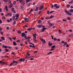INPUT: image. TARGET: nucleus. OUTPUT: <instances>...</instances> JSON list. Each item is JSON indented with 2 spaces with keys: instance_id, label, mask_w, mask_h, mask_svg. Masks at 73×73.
Returning <instances> with one entry per match:
<instances>
[{
  "instance_id": "1",
  "label": "nucleus",
  "mask_w": 73,
  "mask_h": 73,
  "mask_svg": "<svg viewBox=\"0 0 73 73\" xmlns=\"http://www.w3.org/2000/svg\"><path fill=\"white\" fill-rule=\"evenodd\" d=\"M64 12L65 13H66V14H67V15H68L69 16H71V15H72V13H70V12H69V11H68L65 10Z\"/></svg>"
},
{
  "instance_id": "2",
  "label": "nucleus",
  "mask_w": 73,
  "mask_h": 73,
  "mask_svg": "<svg viewBox=\"0 0 73 73\" xmlns=\"http://www.w3.org/2000/svg\"><path fill=\"white\" fill-rule=\"evenodd\" d=\"M11 11L12 12L14 13H16V11L15 10L14 7H12L11 8Z\"/></svg>"
},
{
  "instance_id": "3",
  "label": "nucleus",
  "mask_w": 73,
  "mask_h": 73,
  "mask_svg": "<svg viewBox=\"0 0 73 73\" xmlns=\"http://www.w3.org/2000/svg\"><path fill=\"white\" fill-rule=\"evenodd\" d=\"M24 61H25V59L24 58H20L19 60V61L20 62H23V61L24 62Z\"/></svg>"
},
{
  "instance_id": "4",
  "label": "nucleus",
  "mask_w": 73,
  "mask_h": 73,
  "mask_svg": "<svg viewBox=\"0 0 73 73\" xmlns=\"http://www.w3.org/2000/svg\"><path fill=\"white\" fill-rule=\"evenodd\" d=\"M24 20L25 22H28V21H29V18H25Z\"/></svg>"
},
{
  "instance_id": "5",
  "label": "nucleus",
  "mask_w": 73,
  "mask_h": 73,
  "mask_svg": "<svg viewBox=\"0 0 73 73\" xmlns=\"http://www.w3.org/2000/svg\"><path fill=\"white\" fill-rule=\"evenodd\" d=\"M40 40L42 42H44V44H46V41H45V39H43L42 38V39L40 38Z\"/></svg>"
},
{
  "instance_id": "6",
  "label": "nucleus",
  "mask_w": 73,
  "mask_h": 73,
  "mask_svg": "<svg viewBox=\"0 0 73 73\" xmlns=\"http://www.w3.org/2000/svg\"><path fill=\"white\" fill-rule=\"evenodd\" d=\"M15 62H16L15 61L13 60V61L11 62L10 64H9V65L10 66H11L12 65H13V64H14V63H15Z\"/></svg>"
},
{
  "instance_id": "7",
  "label": "nucleus",
  "mask_w": 73,
  "mask_h": 73,
  "mask_svg": "<svg viewBox=\"0 0 73 73\" xmlns=\"http://www.w3.org/2000/svg\"><path fill=\"white\" fill-rule=\"evenodd\" d=\"M47 29V28H43L41 30V31L42 32H44L46 29Z\"/></svg>"
},
{
  "instance_id": "8",
  "label": "nucleus",
  "mask_w": 73,
  "mask_h": 73,
  "mask_svg": "<svg viewBox=\"0 0 73 73\" xmlns=\"http://www.w3.org/2000/svg\"><path fill=\"white\" fill-rule=\"evenodd\" d=\"M13 7V4L12 3L10 4V5L8 6V8H11Z\"/></svg>"
},
{
  "instance_id": "9",
  "label": "nucleus",
  "mask_w": 73,
  "mask_h": 73,
  "mask_svg": "<svg viewBox=\"0 0 73 73\" xmlns=\"http://www.w3.org/2000/svg\"><path fill=\"white\" fill-rule=\"evenodd\" d=\"M26 34H25L24 33H22V37H24L25 36H26Z\"/></svg>"
},
{
  "instance_id": "10",
  "label": "nucleus",
  "mask_w": 73,
  "mask_h": 73,
  "mask_svg": "<svg viewBox=\"0 0 73 73\" xmlns=\"http://www.w3.org/2000/svg\"><path fill=\"white\" fill-rule=\"evenodd\" d=\"M5 10L7 12H8V6L7 5L5 6Z\"/></svg>"
},
{
  "instance_id": "11",
  "label": "nucleus",
  "mask_w": 73,
  "mask_h": 73,
  "mask_svg": "<svg viewBox=\"0 0 73 73\" xmlns=\"http://www.w3.org/2000/svg\"><path fill=\"white\" fill-rule=\"evenodd\" d=\"M43 8H44V6L43 5H42L40 6V7L39 9L40 10H41L42 9H43Z\"/></svg>"
},
{
  "instance_id": "12",
  "label": "nucleus",
  "mask_w": 73,
  "mask_h": 73,
  "mask_svg": "<svg viewBox=\"0 0 73 73\" xmlns=\"http://www.w3.org/2000/svg\"><path fill=\"white\" fill-rule=\"evenodd\" d=\"M33 35L34 38H36V33H35L34 34H33Z\"/></svg>"
},
{
  "instance_id": "13",
  "label": "nucleus",
  "mask_w": 73,
  "mask_h": 73,
  "mask_svg": "<svg viewBox=\"0 0 73 73\" xmlns=\"http://www.w3.org/2000/svg\"><path fill=\"white\" fill-rule=\"evenodd\" d=\"M52 43H50V41H49L48 42V45H49V46H52Z\"/></svg>"
},
{
  "instance_id": "14",
  "label": "nucleus",
  "mask_w": 73,
  "mask_h": 73,
  "mask_svg": "<svg viewBox=\"0 0 73 73\" xmlns=\"http://www.w3.org/2000/svg\"><path fill=\"white\" fill-rule=\"evenodd\" d=\"M13 45H14V46H16L17 45V43L15 41H13Z\"/></svg>"
},
{
  "instance_id": "15",
  "label": "nucleus",
  "mask_w": 73,
  "mask_h": 73,
  "mask_svg": "<svg viewBox=\"0 0 73 73\" xmlns=\"http://www.w3.org/2000/svg\"><path fill=\"white\" fill-rule=\"evenodd\" d=\"M42 27V25H38V28H41V27Z\"/></svg>"
},
{
  "instance_id": "16",
  "label": "nucleus",
  "mask_w": 73,
  "mask_h": 73,
  "mask_svg": "<svg viewBox=\"0 0 73 73\" xmlns=\"http://www.w3.org/2000/svg\"><path fill=\"white\" fill-rule=\"evenodd\" d=\"M32 29V27H30L27 30L28 31H31V30Z\"/></svg>"
},
{
  "instance_id": "17",
  "label": "nucleus",
  "mask_w": 73,
  "mask_h": 73,
  "mask_svg": "<svg viewBox=\"0 0 73 73\" xmlns=\"http://www.w3.org/2000/svg\"><path fill=\"white\" fill-rule=\"evenodd\" d=\"M69 11L70 13H72L73 12V9H71L69 10Z\"/></svg>"
},
{
  "instance_id": "18",
  "label": "nucleus",
  "mask_w": 73,
  "mask_h": 73,
  "mask_svg": "<svg viewBox=\"0 0 73 73\" xmlns=\"http://www.w3.org/2000/svg\"><path fill=\"white\" fill-rule=\"evenodd\" d=\"M15 65H13V66H16L17 64V63H18V62L17 61H15Z\"/></svg>"
},
{
  "instance_id": "19",
  "label": "nucleus",
  "mask_w": 73,
  "mask_h": 73,
  "mask_svg": "<svg viewBox=\"0 0 73 73\" xmlns=\"http://www.w3.org/2000/svg\"><path fill=\"white\" fill-rule=\"evenodd\" d=\"M16 16V17L17 18H19V14H16L15 15Z\"/></svg>"
},
{
  "instance_id": "20",
  "label": "nucleus",
  "mask_w": 73,
  "mask_h": 73,
  "mask_svg": "<svg viewBox=\"0 0 73 73\" xmlns=\"http://www.w3.org/2000/svg\"><path fill=\"white\" fill-rule=\"evenodd\" d=\"M38 9V7H37L35 10V12H36V11H37Z\"/></svg>"
},
{
  "instance_id": "21",
  "label": "nucleus",
  "mask_w": 73,
  "mask_h": 73,
  "mask_svg": "<svg viewBox=\"0 0 73 73\" xmlns=\"http://www.w3.org/2000/svg\"><path fill=\"white\" fill-rule=\"evenodd\" d=\"M17 33H19V34H21V31L19 30L17 31Z\"/></svg>"
},
{
  "instance_id": "22",
  "label": "nucleus",
  "mask_w": 73,
  "mask_h": 73,
  "mask_svg": "<svg viewBox=\"0 0 73 73\" xmlns=\"http://www.w3.org/2000/svg\"><path fill=\"white\" fill-rule=\"evenodd\" d=\"M3 48H8V46H5V45H3Z\"/></svg>"
},
{
  "instance_id": "23",
  "label": "nucleus",
  "mask_w": 73,
  "mask_h": 73,
  "mask_svg": "<svg viewBox=\"0 0 73 73\" xmlns=\"http://www.w3.org/2000/svg\"><path fill=\"white\" fill-rule=\"evenodd\" d=\"M42 21H41V20H39L38 21V23H41Z\"/></svg>"
},
{
  "instance_id": "24",
  "label": "nucleus",
  "mask_w": 73,
  "mask_h": 73,
  "mask_svg": "<svg viewBox=\"0 0 73 73\" xmlns=\"http://www.w3.org/2000/svg\"><path fill=\"white\" fill-rule=\"evenodd\" d=\"M8 38H9V40L11 41H12V38L8 37Z\"/></svg>"
},
{
  "instance_id": "25",
  "label": "nucleus",
  "mask_w": 73,
  "mask_h": 73,
  "mask_svg": "<svg viewBox=\"0 0 73 73\" xmlns=\"http://www.w3.org/2000/svg\"><path fill=\"white\" fill-rule=\"evenodd\" d=\"M57 4H55L54 5V8H55V7H57Z\"/></svg>"
},
{
  "instance_id": "26",
  "label": "nucleus",
  "mask_w": 73,
  "mask_h": 73,
  "mask_svg": "<svg viewBox=\"0 0 73 73\" xmlns=\"http://www.w3.org/2000/svg\"><path fill=\"white\" fill-rule=\"evenodd\" d=\"M21 4L23 6H24L25 5V3L24 2H23L21 3Z\"/></svg>"
},
{
  "instance_id": "27",
  "label": "nucleus",
  "mask_w": 73,
  "mask_h": 73,
  "mask_svg": "<svg viewBox=\"0 0 73 73\" xmlns=\"http://www.w3.org/2000/svg\"><path fill=\"white\" fill-rule=\"evenodd\" d=\"M3 57H4V58H9V56H1V58H3Z\"/></svg>"
},
{
  "instance_id": "28",
  "label": "nucleus",
  "mask_w": 73,
  "mask_h": 73,
  "mask_svg": "<svg viewBox=\"0 0 73 73\" xmlns=\"http://www.w3.org/2000/svg\"><path fill=\"white\" fill-rule=\"evenodd\" d=\"M1 38L2 39V40H5V38L4 37H1Z\"/></svg>"
},
{
  "instance_id": "29",
  "label": "nucleus",
  "mask_w": 73,
  "mask_h": 73,
  "mask_svg": "<svg viewBox=\"0 0 73 73\" xmlns=\"http://www.w3.org/2000/svg\"><path fill=\"white\" fill-rule=\"evenodd\" d=\"M49 25L50 26H53L54 25V24H53V23H50L49 24Z\"/></svg>"
},
{
  "instance_id": "30",
  "label": "nucleus",
  "mask_w": 73,
  "mask_h": 73,
  "mask_svg": "<svg viewBox=\"0 0 73 73\" xmlns=\"http://www.w3.org/2000/svg\"><path fill=\"white\" fill-rule=\"evenodd\" d=\"M13 21L14 22L13 23V25H15V24H16V21H15V20H14Z\"/></svg>"
},
{
  "instance_id": "31",
  "label": "nucleus",
  "mask_w": 73,
  "mask_h": 73,
  "mask_svg": "<svg viewBox=\"0 0 73 73\" xmlns=\"http://www.w3.org/2000/svg\"><path fill=\"white\" fill-rule=\"evenodd\" d=\"M73 3V0H72L71 1L69 2V4H72V3Z\"/></svg>"
},
{
  "instance_id": "32",
  "label": "nucleus",
  "mask_w": 73,
  "mask_h": 73,
  "mask_svg": "<svg viewBox=\"0 0 73 73\" xmlns=\"http://www.w3.org/2000/svg\"><path fill=\"white\" fill-rule=\"evenodd\" d=\"M67 19L68 20H70L71 19V18L70 17H67Z\"/></svg>"
},
{
  "instance_id": "33",
  "label": "nucleus",
  "mask_w": 73,
  "mask_h": 73,
  "mask_svg": "<svg viewBox=\"0 0 73 73\" xmlns=\"http://www.w3.org/2000/svg\"><path fill=\"white\" fill-rule=\"evenodd\" d=\"M70 5L68 4L67 5V8H69V7H70Z\"/></svg>"
},
{
  "instance_id": "34",
  "label": "nucleus",
  "mask_w": 73,
  "mask_h": 73,
  "mask_svg": "<svg viewBox=\"0 0 73 73\" xmlns=\"http://www.w3.org/2000/svg\"><path fill=\"white\" fill-rule=\"evenodd\" d=\"M55 47L56 46L55 45H54L51 46V48H55Z\"/></svg>"
},
{
  "instance_id": "35",
  "label": "nucleus",
  "mask_w": 73,
  "mask_h": 73,
  "mask_svg": "<svg viewBox=\"0 0 73 73\" xmlns=\"http://www.w3.org/2000/svg\"><path fill=\"white\" fill-rule=\"evenodd\" d=\"M3 1L5 3H7V2H8L7 0H3Z\"/></svg>"
},
{
  "instance_id": "36",
  "label": "nucleus",
  "mask_w": 73,
  "mask_h": 73,
  "mask_svg": "<svg viewBox=\"0 0 73 73\" xmlns=\"http://www.w3.org/2000/svg\"><path fill=\"white\" fill-rule=\"evenodd\" d=\"M53 17V16L52 15H51L50 17V19H52Z\"/></svg>"
},
{
  "instance_id": "37",
  "label": "nucleus",
  "mask_w": 73,
  "mask_h": 73,
  "mask_svg": "<svg viewBox=\"0 0 73 73\" xmlns=\"http://www.w3.org/2000/svg\"><path fill=\"white\" fill-rule=\"evenodd\" d=\"M56 8L57 9H58V8H60V6H56Z\"/></svg>"
},
{
  "instance_id": "38",
  "label": "nucleus",
  "mask_w": 73,
  "mask_h": 73,
  "mask_svg": "<svg viewBox=\"0 0 73 73\" xmlns=\"http://www.w3.org/2000/svg\"><path fill=\"white\" fill-rule=\"evenodd\" d=\"M36 38H34L33 39V41L35 42V41H37V40H36Z\"/></svg>"
},
{
  "instance_id": "39",
  "label": "nucleus",
  "mask_w": 73,
  "mask_h": 73,
  "mask_svg": "<svg viewBox=\"0 0 73 73\" xmlns=\"http://www.w3.org/2000/svg\"><path fill=\"white\" fill-rule=\"evenodd\" d=\"M62 20L63 21H67L66 19H63V20Z\"/></svg>"
},
{
  "instance_id": "40",
  "label": "nucleus",
  "mask_w": 73,
  "mask_h": 73,
  "mask_svg": "<svg viewBox=\"0 0 73 73\" xmlns=\"http://www.w3.org/2000/svg\"><path fill=\"white\" fill-rule=\"evenodd\" d=\"M31 3H28L27 4V5H28V7H30V5H31Z\"/></svg>"
},
{
  "instance_id": "41",
  "label": "nucleus",
  "mask_w": 73,
  "mask_h": 73,
  "mask_svg": "<svg viewBox=\"0 0 73 73\" xmlns=\"http://www.w3.org/2000/svg\"><path fill=\"white\" fill-rule=\"evenodd\" d=\"M17 42H20V40H18L16 41Z\"/></svg>"
},
{
  "instance_id": "42",
  "label": "nucleus",
  "mask_w": 73,
  "mask_h": 73,
  "mask_svg": "<svg viewBox=\"0 0 73 73\" xmlns=\"http://www.w3.org/2000/svg\"><path fill=\"white\" fill-rule=\"evenodd\" d=\"M25 27L27 28L28 27V26L27 25H25L23 27V28H25Z\"/></svg>"
},
{
  "instance_id": "43",
  "label": "nucleus",
  "mask_w": 73,
  "mask_h": 73,
  "mask_svg": "<svg viewBox=\"0 0 73 73\" xmlns=\"http://www.w3.org/2000/svg\"><path fill=\"white\" fill-rule=\"evenodd\" d=\"M24 38H25V40H26L28 39V38H27V36H25L24 37Z\"/></svg>"
},
{
  "instance_id": "44",
  "label": "nucleus",
  "mask_w": 73,
  "mask_h": 73,
  "mask_svg": "<svg viewBox=\"0 0 73 73\" xmlns=\"http://www.w3.org/2000/svg\"><path fill=\"white\" fill-rule=\"evenodd\" d=\"M13 5H15L16 4V1H15L13 2Z\"/></svg>"
},
{
  "instance_id": "45",
  "label": "nucleus",
  "mask_w": 73,
  "mask_h": 73,
  "mask_svg": "<svg viewBox=\"0 0 73 73\" xmlns=\"http://www.w3.org/2000/svg\"><path fill=\"white\" fill-rule=\"evenodd\" d=\"M58 32H59V33H61V30H59Z\"/></svg>"
},
{
  "instance_id": "46",
  "label": "nucleus",
  "mask_w": 73,
  "mask_h": 73,
  "mask_svg": "<svg viewBox=\"0 0 73 73\" xmlns=\"http://www.w3.org/2000/svg\"><path fill=\"white\" fill-rule=\"evenodd\" d=\"M12 39H13V40H16V37H13L12 38Z\"/></svg>"
},
{
  "instance_id": "47",
  "label": "nucleus",
  "mask_w": 73,
  "mask_h": 73,
  "mask_svg": "<svg viewBox=\"0 0 73 73\" xmlns=\"http://www.w3.org/2000/svg\"><path fill=\"white\" fill-rule=\"evenodd\" d=\"M9 15V13H7L6 14V16H8V15Z\"/></svg>"
},
{
  "instance_id": "48",
  "label": "nucleus",
  "mask_w": 73,
  "mask_h": 73,
  "mask_svg": "<svg viewBox=\"0 0 73 73\" xmlns=\"http://www.w3.org/2000/svg\"><path fill=\"white\" fill-rule=\"evenodd\" d=\"M5 50H6V51H5L6 52H7L8 51V49H5Z\"/></svg>"
},
{
  "instance_id": "49",
  "label": "nucleus",
  "mask_w": 73,
  "mask_h": 73,
  "mask_svg": "<svg viewBox=\"0 0 73 73\" xmlns=\"http://www.w3.org/2000/svg\"><path fill=\"white\" fill-rule=\"evenodd\" d=\"M54 50V49L53 48H51L50 50V51H52V50Z\"/></svg>"
},
{
  "instance_id": "50",
  "label": "nucleus",
  "mask_w": 73,
  "mask_h": 73,
  "mask_svg": "<svg viewBox=\"0 0 73 73\" xmlns=\"http://www.w3.org/2000/svg\"><path fill=\"white\" fill-rule=\"evenodd\" d=\"M28 56H26V57H25V59L26 58H27L28 59V58H29V57H28Z\"/></svg>"
},
{
  "instance_id": "51",
  "label": "nucleus",
  "mask_w": 73,
  "mask_h": 73,
  "mask_svg": "<svg viewBox=\"0 0 73 73\" xmlns=\"http://www.w3.org/2000/svg\"><path fill=\"white\" fill-rule=\"evenodd\" d=\"M54 41H57V38H54Z\"/></svg>"
},
{
  "instance_id": "52",
  "label": "nucleus",
  "mask_w": 73,
  "mask_h": 73,
  "mask_svg": "<svg viewBox=\"0 0 73 73\" xmlns=\"http://www.w3.org/2000/svg\"><path fill=\"white\" fill-rule=\"evenodd\" d=\"M62 44H64V43H65V41L64 40L62 41Z\"/></svg>"
},
{
  "instance_id": "53",
  "label": "nucleus",
  "mask_w": 73,
  "mask_h": 73,
  "mask_svg": "<svg viewBox=\"0 0 73 73\" xmlns=\"http://www.w3.org/2000/svg\"><path fill=\"white\" fill-rule=\"evenodd\" d=\"M38 52V51H35L34 52V53H37Z\"/></svg>"
},
{
  "instance_id": "54",
  "label": "nucleus",
  "mask_w": 73,
  "mask_h": 73,
  "mask_svg": "<svg viewBox=\"0 0 73 73\" xmlns=\"http://www.w3.org/2000/svg\"><path fill=\"white\" fill-rule=\"evenodd\" d=\"M47 13L48 15H49V11L48 10L47 11Z\"/></svg>"
},
{
  "instance_id": "55",
  "label": "nucleus",
  "mask_w": 73,
  "mask_h": 73,
  "mask_svg": "<svg viewBox=\"0 0 73 73\" xmlns=\"http://www.w3.org/2000/svg\"><path fill=\"white\" fill-rule=\"evenodd\" d=\"M45 19H47V20H48V19H49V17H46Z\"/></svg>"
},
{
  "instance_id": "56",
  "label": "nucleus",
  "mask_w": 73,
  "mask_h": 73,
  "mask_svg": "<svg viewBox=\"0 0 73 73\" xmlns=\"http://www.w3.org/2000/svg\"><path fill=\"white\" fill-rule=\"evenodd\" d=\"M7 22H8V23H9V22H10V20H9V19H7Z\"/></svg>"
},
{
  "instance_id": "57",
  "label": "nucleus",
  "mask_w": 73,
  "mask_h": 73,
  "mask_svg": "<svg viewBox=\"0 0 73 73\" xmlns=\"http://www.w3.org/2000/svg\"><path fill=\"white\" fill-rule=\"evenodd\" d=\"M51 7L52 9L53 8V7H54V6L53 5H52Z\"/></svg>"
},
{
  "instance_id": "58",
  "label": "nucleus",
  "mask_w": 73,
  "mask_h": 73,
  "mask_svg": "<svg viewBox=\"0 0 73 73\" xmlns=\"http://www.w3.org/2000/svg\"><path fill=\"white\" fill-rule=\"evenodd\" d=\"M1 35H3V33L2 32H1Z\"/></svg>"
},
{
  "instance_id": "59",
  "label": "nucleus",
  "mask_w": 73,
  "mask_h": 73,
  "mask_svg": "<svg viewBox=\"0 0 73 73\" xmlns=\"http://www.w3.org/2000/svg\"><path fill=\"white\" fill-rule=\"evenodd\" d=\"M30 1V0H27L26 2V3H28V1Z\"/></svg>"
},
{
  "instance_id": "60",
  "label": "nucleus",
  "mask_w": 73,
  "mask_h": 73,
  "mask_svg": "<svg viewBox=\"0 0 73 73\" xmlns=\"http://www.w3.org/2000/svg\"><path fill=\"white\" fill-rule=\"evenodd\" d=\"M15 16H13V20H15Z\"/></svg>"
},
{
  "instance_id": "61",
  "label": "nucleus",
  "mask_w": 73,
  "mask_h": 73,
  "mask_svg": "<svg viewBox=\"0 0 73 73\" xmlns=\"http://www.w3.org/2000/svg\"><path fill=\"white\" fill-rule=\"evenodd\" d=\"M9 16H12V14L9 13Z\"/></svg>"
},
{
  "instance_id": "62",
  "label": "nucleus",
  "mask_w": 73,
  "mask_h": 73,
  "mask_svg": "<svg viewBox=\"0 0 73 73\" xmlns=\"http://www.w3.org/2000/svg\"><path fill=\"white\" fill-rule=\"evenodd\" d=\"M19 18H16L15 19V20H16V21H17V20H18V19Z\"/></svg>"
},
{
  "instance_id": "63",
  "label": "nucleus",
  "mask_w": 73,
  "mask_h": 73,
  "mask_svg": "<svg viewBox=\"0 0 73 73\" xmlns=\"http://www.w3.org/2000/svg\"><path fill=\"white\" fill-rule=\"evenodd\" d=\"M44 19L43 17H42L41 18V20H44Z\"/></svg>"
},
{
  "instance_id": "64",
  "label": "nucleus",
  "mask_w": 73,
  "mask_h": 73,
  "mask_svg": "<svg viewBox=\"0 0 73 73\" xmlns=\"http://www.w3.org/2000/svg\"><path fill=\"white\" fill-rule=\"evenodd\" d=\"M15 49H17L19 48L17 46L15 47Z\"/></svg>"
}]
</instances>
